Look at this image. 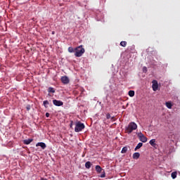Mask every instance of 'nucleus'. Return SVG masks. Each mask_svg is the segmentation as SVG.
Returning <instances> with one entry per match:
<instances>
[{"mask_svg":"<svg viewBox=\"0 0 180 180\" xmlns=\"http://www.w3.org/2000/svg\"><path fill=\"white\" fill-rule=\"evenodd\" d=\"M134 130H137V124L134 122H129L128 126L125 127V132L127 134H131Z\"/></svg>","mask_w":180,"mask_h":180,"instance_id":"1","label":"nucleus"},{"mask_svg":"<svg viewBox=\"0 0 180 180\" xmlns=\"http://www.w3.org/2000/svg\"><path fill=\"white\" fill-rule=\"evenodd\" d=\"M75 57H82L84 53H85V49L80 45L75 49Z\"/></svg>","mask_w":180,"mask_h":180,"instance_id":"2","label":"nucleus"},{"mask_svg":"<svg viewBox=\"0 0 180 180\" xmlns=\"http://www.w3.org/2000/svg\"><path fill=\"white\" fill-rule=\"evenodd\" d=\"M85 129V124L81 122H77L75 124V131L76 133H79V131H82Z\"/></svg>","mask_w":180,"mask_h":180,"instance_id":"3","label":"nucleus"},{"mask_svg":"<svg viewBox=\"0 0 180 180\" xmlns=\"http://www.w3.org/2000/svg\"><path fill=\"white\" fill-rule=\"evenodd\" d=\"M96 171L98 174H101L99 176L100 178H105L106 176V173L105 172V169H102V167L99 165L96 166Z\"/></svg>","mask_w":180,"mask_h":180,"instance_id":"4","label":"nucleus"},{"mask_svg":"<svg viewBox=\"0 0 180 180\" xmlns=\"http://www.w3.org/2000/svg\"><path fill=\"white\" fill-rule=\"evenodd\" d=\"M140 141L142 143H147V137L143 134L141 132L136 133Z\"/></svg>","mask_w":180,"mask_h":180,"instance_id":"5","label":"nucleus"},{"mask_svg":"<svg viewBox=\"0 0 180 180\" xmlns=\"http://www.w3.org/2000/svg\"><path fill=\"white\" fill-rule=\"evenodd\" d=\"M53 103L55 106H63L64 105V103L59 100H53Z\"/></svg>","mask_w":180,"mask_h":180,"instance_id":"6","label":"nucleus"},{"mask_svg":"<svg viewBox=\"0 0 180 180\" xmlns=\"http://www.w3.org/2000/svg\"><path fill=\"white\" fill-rule=\"evenodd\" d=\"M61 82L65 84H70V79L67 76H63L61 77Z\"/></svg>","mask_w":180,"mask_h":180,"instance_id":"7","label":"nucleus"},{"mask_svg":"<svg viewBox=\"0 0 180 180\" xmlns=\"http://www.w3.org/2000/svg\"><path fill=\"white\" fill-rule=\"evenodd\" d=\"M152 88L154 91H157L158 89V82L157 80H153V82Z\"/></svg>","mask_w":180,"mask_h":180,"instance_id":"8","label":"nucleus"},{"mask_svg":"<svg viewBox=\"0 0 180 180\" xmlns=\"http://www.w3.org/2000/svg\"><path fill=\"white\" fill-rule=\"evenodd\" d=\"M36 147H41L42 150H44L46 149V147H47V146L43 142H39L36 144Z\"/></svg>","mask_w":180,"mask_h":180,"instance_id":"9","label":"nucleus"},{"mask_svg":"<svg viewBox=\"0 0 180 180\" xmlns=\"http://www.w3.org/2000/svg\"><path fill=\"white\" fill-rule=\"evenodd\" d=\"M32 141H33V139H25L23 141V143L25 144H26V146L30 144V143H32Z\"/></svg>","mask_w":180,"mask_h":180,"instance_id":"10","label":"nucleus"},{"mask_svg":"<svg viewBox=\"0 0 180 180\" xmlns=\"http://www.w3.org/2000/svg\"><path fill=\"white\" fill-rule=\"evenodd\" d=\"M149 144H150V146H152V147H157V143H155V139H151L149 141Z\"/></svg>","mask_w":180,"mask_h":180,"instance_id":"11","label":"nucleus"},{"mask_svg":"<svg viewBox=\"0 0 180 180\" xmlns=\"http://www.w3.org/2000/svg\"><path fill=\"white\" fill-rule=\"evenodd\" d=\"M133 158H134V160H139V158H140V153H134L133 154Z\"/></svg>","mask_w":180,"mask_h":180,"instance_id":"12","label":"nucleus"},{"mask_svg":"<svg viewBox=\"0 0 180 180\" xmlns=\"http://www.w3.org/2000/svg\"><path fill=\"white\" fill-rule=\"evenodd\" d=\"M43 105L44 108L47 109L49 108V105H50V103L49 102V101L46 100L43 101Z\"/></svg>","mask_w":180,"mask_h":180,"instance_id":"13","label":"nucleus"},{"mask_svg":"<svg viewBox=\"0 0 180 180\" xmlns=\"http://www.w3.org/2000/svg\"><path fill=\"white\" fill-rule=\"evenodd\" d=\"M141 147H143V143H139L136 146L134 151H137V150L141 148Z\"/></svg>","mask_w":180,"mask_h":180,"instance_id":"14","label":"nucleus"},{"mask_svg":"<svg viewBox=\"0 0 180 180\" xmlns=\"http://www.w3.org/2000/svg\"><path fill=\"white\" fill-rule=\"evenodd\" d=\"M92 165V164L91 163V162L88 161L85 163V167L87 169H89V168H91V166Z\"/></svg>","mask_w":180,"mask_h":180,"instance_id":"15","label":"nucleus"},{"mask_svg":"<svg viewBox=\"0 0 180 180\" xmlns=\"http://www.w3.org/2000/svg\"><path fill=\"white\" fill-rule=\"evenodd\" d=\"M48 92H49V94H54V93H56V90H55L54 88H53V87H49V88L48 89Z\"/></svg>","mask_w":180,"mask_h":180,"instance_id":"16","label":"nucleus"},{"mask_svg":"<svg viewBox=\"0 0 180 180\" xmlns=\"http://www.w3.org/2000/svg\"><path fill=\"white\" fill-rule=\"evenodd\" d=\"M166 106L168 109H172V103L171 102H166Z\"/></svg>","mask_w":180,"mask_h":180,"instance_id":"17","label":"nucleus"},{"mask_svg":"<svg viewBox=\"0 0 180 180\" xmlns=\"http://www.w3.org/2000/svg\"><path fill=\"white\" fill-rule=\"evenodd\" d=\"M128 95L131 97L133 98V96H134V91L133 90H130L128 93Z\"/></svg>","mask_w":180,"mask_h":180,"instance_id":"18","label":"nucleus"},{"mask_svg":"<svg viewBox=\"0 0 180 180\" xmlns=\"http://www.w3.org/2000/svg\"><path fill=\"white\" fill-rule=\"evenodd\" d=\"M120 46H122V47H126V46H127V42L125 41H122L120 42Z\"/></svg>","mask_w":180,"mask_h":180,"instance_id":"19","label":"nucleus"},{"mask_svg":"<svg viewBox=\"0 0 180 180\" xmlns=\"http://www.w3.org/2000/svg\"><path fill=\"white\" fill-rule=\"evenodd\" d=\"M68 50L69 53H74L75 51V49H74V48L72 46H70Z\"/></svg>","mask_w":180,"mask_h":180,"instance_id":"20","label":"nucleus"},{"mask_svg":"<svg viewBox=\"0 0 180 180\" xmlns=\"http://www.w3.org/2000/svg\"><path fill=\"white\" fill-rule=\"evenodd\" d=\"M122 154H126L127 153V147H124L121 151Z\"/></svg>","mask_w":180,"mask_h":180,"instance_id":"21","label":"nucleus"},{"mask_svg":"<svg viewBox=\"0 0 180 180\" xmlns=\"http://www.w3.org/2000/svg\"><path fill=\"white\" fill-rule=\"evenodd\" d=\"M176 175H177L176 172H172V179H175V178H176Z\"/></svg>","mask_w":180,"mask_h":180,"instance_id":"22","label":"nucleus"},{"mask_svg":"<svg viewBox=\"0 0 180 180\" xmlns=\"http://www.w3.org/2000/svg\"><path fill=\"white\" fill-rule=\"evenodd\" d=\"M143 72H147V71H148L147 67H143Z\"/></svg>","mask_w":180,"mask_h":180,"instance_id":"23","label":"nucleus"},{"mask_svg":"<svg viewBox=\"0 0 180 180\" xmlns=\"http://www.w3.org/2000/svg\"><path fill=\"white\" fill-rule=\"evenodd\" d=\"M26 109H27V110H30V105H28L26 107Z\"/></svg>","mask_w":180,"mask_h":180,"instance_id":"24","label":"nucleus"},{"mask_svg":"<svg viewBox=\"0 0 180 180\" xmlns=\"http://www.w3.org/2000/svg\"><path fill=\"white\" fill-rule=\"evenodd\" d=\"M45 115L46 117H50V113L49 112H46Z\"/></svg>","mask_w":180,"mask_h":180,"instance_id":"25","label":"nucleus"},{"mask_svg":"<svg viewBox=\"0 0 180 180\" xmlns=\"http://www.w3.org/2000/svg\"><path fill=\"white\" fill-rule=\"evenodd\" d=\"M110 117V114L108 113V114L106 115V118H107V119H109Z\"/></svg>","mask_w":180,"mask_h":180,"instance_id":"26","label":"nucleus"},{"mask_svg":"<svg viewBox=\"0 0 180 180\" xmlns=\"http://www.w3.org/2000/svg\"><path fill=\"white\" fill-rule=\"evenodd\" d=\"M41 180H47V179L41 178Z\"/></svg>","mask_w":180,"mask_h":180,"instance_id":"27","label":"nucleus"},{"mask_svg":"<svg viewBox=\"0 0 180 180\" xmlns=\"http://www.w3.org/2000/svg\"><path fill=\"white\" fill-rule=\"evenodd\" d=\"M54 33H55L54 31H53V32H52V34H54Z\"/></svg>","mask_w":180,"mask_h":180,"instance_id":"28","label":"nucleus"},{"mask_svg":"<svg viewBox=\"0 0 180 180\" xmlns=\"http://www.w3.org/2000/svg\"><path fill=\"white\" fill-rule=\"evenodd\" d=\"M72 124H70V127H72Z\"/></svg>","mask_w":180,"mask_h":180,"instance_id":"29","label":"nucleus"}]
</instances>
